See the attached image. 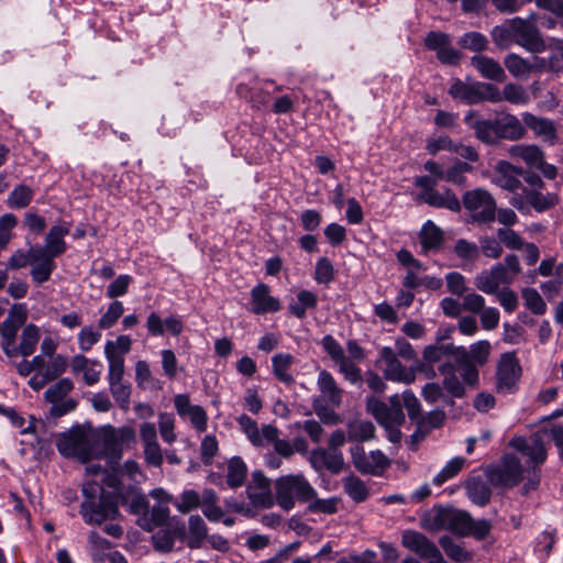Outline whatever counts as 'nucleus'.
Wrapping results in <instances>:
<instances>
[{
    "label": "nucleus",
    "instance_id": "c9c22d12",
    "mask_svg": "<svg viewBox=\"0 0 563 563\" xmlns=\"http://www.w3.org/2000/svg\"><path fill=\"white\" fill-rule=\"evenodd\" d=\"M208 538V528L199 515H192L188 519L187 544L190 549H199Z\"/></svg>",
    "mask_w": 563,
    "mask_h": 563
},
{
    "label": "nucleus",
    "instance_id": "49530a36",
    "mask_svg": "<svg viewBox=\"0 0 563 563\" xmlns=\"http://www.w3.org/2000/svg\"><path fill=\"white\" fill-rule=\"evenodd\" d=\"M218 495L213 489H203V503L201 506L202 512L209 521L218 522L222 519L224 512L218 506Z\"/></svg>",
    "mask_w": 563,
    "mask_h": 563
},
{
    "label": "nucleus",
    "instance_id": "774afa93",
    "mask_svg": "<svg viewBox=\"0 0 563 563\" xmlns=\"http://www.w3.org/2000/svg\"><path fill=\"white\" fill-rule=\"evenodd\" d=\"M547 49L551 52L550 56L547 58L549 62L554 63L555 73L563 69V40L551 38L549 43H547Z\"/></svg>",
    "mask_w": 563,
    "mask_h": 563
},
{
    "label": "nucleus",
    "instance_id": "c85d7f7f",
    "mask_svg": "<svg viewBox=\"0 0 563 563\" xmlns=\"http://www.w3.org/2000/svg\"><path fill=\"white\" fill-rule=\"evenodd\" d=\"M32 264L34 265L31 269V277L36 285H42L47 282L56 267L54 258L45 255L44 252H42V246H36L34 262H32Z\"/></svg>",
    "mask_w": 563,
    "mask_h": 563
},
{
    "label": "nucleus",
    "instance_id": "f8f14e48",
    "mask_svg": "<svg viewBox=\"0 0 563 563\" xmlns=\"http://www.w3.org/2000/svg\"><path fill=\"white\" fill-rule=\"evenodd\" d=\"M351 455L355 468L363 474L380 475L389 466V460L378 450L366 453L356 444L351 448Z\"/></svg>",
    "mask_w": 563,
    "mask_h": 563
},
{
    "label": "nucleus",
    "instance_id": "79ce46f5",
    "mask_svg": "<svg viewBox=\"0 0 563 563\" xmlns=\"http://www.w3.org/2000/svg\"><path fill=\"white\" fill-rule=\"evenodd\" d=\"M459 357L465 361H473L476 364L483 365L487 362L490 353V343L488 341H478L471 345L470 351L465 349H456Z\"/></svg>",
    "mask_w": 563,
    "mask_h": 563
},
{
    "label": "nucleus",
    "instance_id": "cd10ccee",
    "mask_svg": "<svg viewBox=\"0 0 563 563\" xmlns=\"http://www.w3.org/2000/svg\"><path fill=\"white\" fill-rule=\"evenodd\" d=\"M471 65L481 74L482 77L495 81H504L506 73L501 65L494 58L485 55H475L471 58Z\"/></svg>",
    "mask_w": 563,
    "mask_h": 563
},
{
    "label": "nucleus",
    "instance_id": "4c0bfd02",
    "mask_svg": "<svg viewBox=\"0 0 563 563\" xmlns=\"http://www.w3.org/2000/svg\"><path fill=\"white\" fill-rule=\"evenodd\" d=\"M439 372L443 376V386L453 397H463L465 393L464 385L455 373V366L445 362L439 366Z\"/></svg>",
    "mask_w": 563,
    "mask_h": 563
},
{
    "label": "nucleus",
    "instance_id": "7c9ffc66",
    "mask_svg": "<svg viewBox=\"0 0 563 563\" xmlns=\"http://www.w3.org/2000/svg\"><path fill=\"white\" fill-rule=\"evenodd\" d=\"M279 430L272 424H264L265 445L271 443L274 446L275 453L286 460H289L295 454V448L288 440L279 438Z\"/></svg>",
    "mask_w": 563,
    "mask_h": 563
},
{
    "label": "nucleus",
    "instance_id": "2eb2a0df",
    "mask_svg": "<svg viewBox=\"0 0 563 563\" xmlns=\"http://www.w3.org/2000/svg\"><path fill=\"white\" fill-rule=\"evenodd\" d=\"M401 542L405 548L428 560L429 563H440L444 560L437 545L422 533L407 530L402 533Z\"/></svg>",
    "mask_w": 563,
    "mask_h": 563
},
{
    "label": "nucleus",
    "instance_id": "4d7b16f0",
    "mask_svg": "<svg viewBox=\"0 0 563 563\" xmlns=\"http://www.w3.org/2000/svg\"><path fill=\"white\" fill-rule=\"evenodd\" d=\"M465 464V459L456 456L451 459L445 466L433 477V484L441 486L443 483L449 481L459 474Z\"/></svg>",
    "mask_w": 563,
    "mask_h": 563
},
{
    "label": "nucleus",
    "instance_id": "c03bdc74",
    "mask_svg": "<svg viewBox=\"0 0 563 563\" xmlns=\"http://www.w3.org/2000/svg\"><path fill=\"white\" fill-rule=\"evenodd\" d=\"M114 344L111 341L106 343V357L109 362V374L108 380H123L124 374V358L122 355L114 353L113 351Z\"/></svg>",
    "mask_w": 563,
    "mask_h": 563
},
{
    "label": "nucleus",
    "instance_id": "72a5a7b5",
    "mask_svg": "<svg viewBox=\"0 0 563 563\" xmlns=\"http://www.w3.org/2000/svg\"><path fill=\"white\" fill-rule=\"evenodd\" d=\"M525 124L544 141L553 143L555 139L554 123L545 118H538L531 113L522 115Z\"/></svg>",
    "mask_w": 563,
    "mask_h": 563
},
{
    "label": "nucleus",
    "instance_id": "8fccbe9b",
    "mask_svg": "<svg viewBox=\"0 0 563 563\" xmlns=\"http://www.w3.org/2000/svg\"><path fill=\"white\" fill-rule=\"evenodd\" d=\"M455 255L464 263V265L474 264L479 258L478 244L460 239L454 244Z\"/></svg>",
    "mask_w": 563,
    "mask_h": 563
},
{
    "label": "nucleus",
    "instance_id": "ddd939ff",
    "mask_svg": "<svg viewBox=\"0 0 563 563\" xmlns=\"http://www.w3.org/2000/svg\"><path fill=\"white\" fill-rule=\"evenodd\" d=\"M245 492L251 504L255 507L269 509L276 503L275 495L272 494L271 479L262 471L252 473L251 482L247 484Z\"/></svg>",
    "mask_w": 563,
    "mask_h": 563
},
{
    "label": "nucleus",
    "instance_id": "f704fd0d",
    "mask_svg": "<svg viewBox=\"0 0 563 563\" xmlns=\"http://www.w3.org/2000/svg\"><path fill=\"white\" fill-rule=\"evenodd\" d=\"M247 475V465L240 456H233L227 465V484L230 488H239L244 485Z\"/></svg>",
    "mask_w": 563,
    "mask_h": 563
},
{
    "label": "nucleus",
    "instance_id": "5701e85b",
    "mask_svg": "<svg viewBox=\"0 0 563 563\" xmlns=\"http://www.w3.org/2000/svg\"><path fill=\"white\" fill-rule=\"evenodd\" d=\"M523 196L516 195L511 199V205L522 211L527 206H531L536 211L543 212L558 203V197L554 194L543 195L536 189H522Z\"/></svg>",
    "mask_w": 563,
    "mask_h": 563
},
{
    "label": "nucleus",
    "instance_id": "13d9d810",
    "mask_svg": "<svg viewBox=\"0 0 563 563\" xmlns=\"http://www.w3.org/2000/svg\"><path fill=\"white\" fill-rule=\"evenodd\" d=\"M158 430L165 443L172 444L177 440V433L175 431V418L173 413L159 412Z\"/></svg>",
    "mask_w": 563,
    "mask_h": 563
},
{
    "label": "nucleus",
    "instance_id": "09e8293b",
    "mask_svg": "<svg viewBox=\"0 0 563 563\" xmlns=\"http://www.w3.org/2000/svg\"><path fill=\"white\" fill-rule=\"evenodd\" d=\"M504 64L511 76L515 78H527L531 74L529 59L521 57L518 54H508Z\"/></svg>",
    "mask_w": 563,
    "mask_h": 563
},
{
    "label": "nucleus",
    "instance_id": "4468645a",
    "mask_svg": "<svg viewBox=\"0 0 563 563\" xmlns=\"http://www.w3.org/2000/svg\"><path fill=\"white\" fill-rule=\"evenodd\" d=\"M73 388V382L69 378H63L45 391V399L52 404V415L59 417L76 408L77 402L71 398H66Z\"/></svg>",
    "mask_w": 563,
    "mask_h": 563
},
{
    "label": "nucleus",
    "instance_id": "f03ea898",
    "mask_svg": "<svg viewBox=\"0 0 563 563\" xmlns=\"http://www.w3.org/2000/svg\"><path fill=\"white\" fill-rule=\"evenodd\" d=\"M100 495L97 498V487L85 485L82 493L86 496L80 506V514L88 525H102L107 520H114L119 515V508L114 497L99 488Z\"/></svg>",
    "mask_w": 563,
    "mask_h": 563
},
{
    "label": "nucleus",
    "instance_id": "3c124183",
    "mask_svg": "<svg viewBox=\"0 0 563 563\" xmlns=\"http://www.w3.org/2000/svg\"><path fill=\"white\" fill-rule=\"evenodd\" d=\"M298 301L289 305L288 309L295 317L302 319L306 317L308 309H313L317 306V296L309 290H300L297 295Z\"/></svg>",
    "mask_w": 563,
    "mask_h": 563
},
{
    "label": "nucleus",
    "instance_id": "39448f33",
    "mask_svg": "<svg viewBox=\"0 0 563 563\" xmlns=\"http://www.w3.org/2000/svg\"><path fill=\"white\" fill-rule=\"evenodd\" d=\"M389 405L372 397L366 401L367 412L371 413L382 427L401 426L405 422L400 395L395 394L388 399Z\"/></svg>",
    "mask_w": 563,
    "mask_h": 563
},
{
    "label": "nucleus",
    "instance_id": "680f3d73",
    "mask_svg": "<svg viewBox=\"0 0 563 563\" xmlns=\"http://www.w3.org/2000/svg\"><path fill=\"white\" fill-rule=\"evenodd\" d=\"M479 254L482 253L485 257L492 260H498L504 252L501 242L499 239L493 236H482L478 240Z\"/></svg>",
    "mask_w": 563,
    "mask_h": 563
},
{
    "label": "nucleus",
    "instance_id": "5fc2aeb1",
    "mask_svg": "<svg viewBox=\"0 0 563 563\" xmlns=\"http://www.w3.org/2000/svg\"><path fill=\"white\" fill-rule=\"evenodd\" d=\"M466 490L468 498L479 506H484L490 500L492 493L489 487L479 479L470 482Z\"/></svg>",
    "mask_w": 563,
    "mask_h": 563
},
{
    "label": "nucleus",
    "instance_id": "c756f323",
    "mask_svg": "<svg viewBox=\"0 0 563 563\" xmlns=\"http://www.w3.org/2000/svg\"><path fill=\"white\" fill-rule=\"evenodd\" d=\"M496 129L499 139L518 140L523 136L525 128L519 119L512 114L496 118Z\"/></svg>",
    "mask_w": 563,
    "mask_h": 563
},
{
    "label": "nucleus",
    "instance_id": "aec40b11",
    "mask_svg": "<svg viewBox=\"0 0 563 563\" xmlns=\"http://www.w3.org/2000/svg\"><path fill=\"white\" fill-rule=\"evenodd\" d=\"M174 406L178 416L188 419L190 424L198 431L205 432L208 424V416L199 405H192L187 394H178L174 397Z\"/></svg>",
    "mask_w": 563,
    "mask_h": 563
},
{
    "label": "nucleus",
    "instance_id": "de8ad7c7",
    "mask_svg": "<svg viewBox=\"0 0 563 563\" xmlns=\"http://www.w3.org/2000/svg\"><path fill=\"white\" fill-rule=\"evenodd\" d=\"M238 423L254 446L265 445L264 426L260 430L256 421L246 415H241L238 418Z\"/></svg>",
    "mask_w": 563,
    "mask_h": 563
},
{
    "label": "nucleus",
    "instance_id": "58836bf2",
    "mask_svg": "<svg viewBox=\"0 0 563 563\" xmlns=\"http://www.w3.org/2000/svg\"><path fill=\"white\" fill-rule=\"evenodd\" d=\"M294 361V356L289 353H278L272 357L273 373L282 383L290 385L295 382L294 376L289 372Z\"/></svg>",
    "mask_w": 563,
    "mask_h": 563
},
{
    "label": "nucleus",
    "instance_id": "bb28decb",
    "mask_svg": "<svg viewBox=\"0 0 563 563\" xmlns=\"http://www.w3.org/2000/svg\"><path fill=\"white\" fill-rule=\"evenodd\" d=\"M465 122L475 131V135L479 141L490 144L498 140L496 119L478 120L475 112H470L465 117Z\"/></svg>",
    "mask_w": 563,
    "mask_h": 563
},
{
    "label": "nucleus",
    "instance_id": "6ab92c4d",
    "mask_svg": "<svg viewBox=\"0 0 563 563\" xmlns=\"http://www.w3.org/2000/svg\"><path fill=\"white\" fill-rule=\"evenodd\" d=\"M522 175V168L516 167L509 162L499 161L494 166L492 183L505 190L517 194L523 189L519 179Z\"/></svg>",
    "mask_w": 563,
    "mask_h": 563
},
{
    "label": "nucleus",
    "instance_id": "0eeeda50",
    "mask_svg": "<svg viewBox=\"0 0 563 563\" xmlns=\"http://www.w3.org/2000/svg\"><path fill=\"white\" fill-rule=\"evenodd\" d=\"M463 205L475 221L487 222L495 219L496 202L486 189L477 188L466 191L463 196Z\"/></svg>",
    "mask_w": 563,
    "mask_h": 563
},
{
    "label": "nucleus",
    "instance_id": "bf43d9fd",
    "mask_svg": "<svg viewBox=\"0 0 563 563\" xmlns=\"http://www.w3.org/2000/svg\"><path fill=\"white\" fill-rule=\"evenodd\" d=\"M492 38L496 46L499 48H508L514 41L512 33V20L508 21L506 24L497 25L492 30Z\"/></svg>",
    "mask_w": 563,
    "mask_h": 563
},
{
    "label": "nucleus",
    "instance_id": "338daca9",
    "mask_svg": "<svg viewBox=\"0 0 563 563\" xmlns=\"http://www.w3.org/2000/svg\"><path fill=\"white\" fill-rule=\"evenodd\" d=\"M472 170V166L465 162L456 161L450 168L445 170V180L454 185L462 186L465 184V174Z\"/></svg>",
    "mask_w": 563,
    "mask_h": 563
},
{
    "label": "nucleus",
    "instance_id": "37998d69",
    "mask_svg": "<svg viewBox=\"0 0 563 563\" xmlns=\"http://www.w3.org/2000/svg\"><path fill=\"white\" fill-rule=\"evenodd\" d=\"M173 503L180 514H189L197 508H201L203 503V490L198 493L195 489H185Z\"/></svg>",
    "mask_w": 563,
    "mask_h": 563
},
{
    "label": "nucleus",
    "instance_id": "69168bd1",
    "mask_svg": "<svg viewBox=\"0 0 563 563\" xmlns=\"http://www.w3.org/2000/svg\"><path fill=\"white\" fill-rule=\"evenodd\" d=\"M123 311L124 308L121 301H112L108 307V310L100 317L98 327L103 330L111 328L123 314Z\"/></svg>",
    "mask_w": 563,
    "mask_h": 563
},
{
    "label": "nucleus",
    "instance_id": "423d86ee",
    "mask_svg": "<svg viewBox=\"0 0 563 563\" xmlns=\"http://www.w3.org/2000/svg\"><path fill=\"white\" fill-rule=\"evenodd\" d=\"M433 522L426 526L431 530L448 529L459 536H470L471 516L452 508H439L432 514Z\"/></svg>",
    "mask_w": 563,
    "mask_h": 563
},
{
    "label": "nucleus",
    "instance_id": "9b49d317",
    "mask_svg": "<svg viewBox=\"0 0 563 563\" xmlns=\"http://www.w3.org/2000/svg\"><path fill=\"white\" fill-rule=\"evenodd\" d=\"M431 184L428 178H416L415 185L422 189L419 195L421 201L435 208H445L451 211L461 210V202L451 190L439 192Z\"/></svg>",
    "mask_w": 563,
    "mask_h": 563
},
{
    "label": "nucleus",
    "instance_id": "6e6d98bb",
    "mask_svg": "<svg viewBox=\"0 0 563 563\" xmlns=\"http://www.w3.org/2000/svg\"><path fill=\"white\" fill-rule=\"evenodd\" d=\"M109 388L119 407L128 411L130 407L131 386L124 383V380H112L109 382Z\"/></svg>",
    "mask_w": 563,
    "mask_h": 563
},
{
    "label": "nucleus",
    "instance_id": "393cba45",
    "mask_svg": "<svg viewBox=\"0 0 563 563\" xmlns=\"http://www.w3.org/2000/svg\"><path fill=\"white\" fill-rule=\"evenodd\" d=\"M269 292V287L265 284H258L251 290V311L253 313L264 314L280 309L279 300L271 296Z\"/></svg>",
    "mask_w": 563,
    "mask_h": 563
},
{
    "label": "nucleus",
    "instance_id": "e2e57ef3",
    "mask_svg": "<svg viewBox=\"0 0 563 563\" xmlns=\"http://www.w3.org/2000/svg\"><path fill=\"white\" fill-rule=\"evenodd\" d=\"M0 415L7 417L11 421L13 427L21 429V432L23 434L35 432V423L37 421L34 418H32L27 426H25V419L15 409L10 407H3Z\"/></svg>",
    "mask_w": 563,
    "mask_h": 563
},
{
    "label": "nucleus",
    "instance_id": "473e14b6",
    "mask_svg": "<svg viewBox=\"0 0 563 563\" xmlns=\"http://www.w3.org/2000/svg\"><path fill=\"white\" fill-rule=\"evenodd\" d=\"M318 387L324 399L332 406L339 407L342 402V389L338 387L333 376L327 372L321 371L318 376Z\"/></svg>",
    "mask_w": 563,
    "mask_h": 563
},
{
    "label": "nucleus",
    "instance_id": "f257e3e1",
    "mask_svg": "<svg viewBox=\"0 0 563 563\" xmlns=\"http://www.w3.org/2000/svg\"><path fill=\"white\" fill-rule=\"evenodd\" d=\"M274 488L276 504L286 511L291 510L296 501L307 503L317 496L302 474L283 475L276 478Z\"/></svg>",
    "mask_w": 563,
    "mask_h": 563
},
{
    "label": "nucleus",
    "instance_id": "603ef678",
    "mask_svg": "<svg viewBox=\"0 0 563 563\" xmlns=\"http://www.w3.org/2000/svg\"><path fill=\"white\" fill-rule=\"evenodd\" d=\"M34 196L33 190L26 185H18L10 192L7 206L11 209H22L30 205Z\"/></svg>",
    "mask_w": 563,
    "mask_h": 563
},
{
    "label": "nucleus",
    "instance_id": "ea45409f",
    "mask_svg": "<svg viewBox=\"0 0 563 563\" xmlns=\"http://www.w3.org/2000/svg\"><path fill=\"white\" fill-rule=\"evenodd\" d=\"M344 493L355 503H363L369 495L366 484L355 475H349L342 478Z\"/></svg>",
    "mask_w": 563,
    "mask_h": 563
},
{
    "label": "nucleus",
    "instance_id": "20e7f679",
    "mask_svg": "<svg viewBox=\"0 0 563 563\" xmlns=\"http://www.w3.org/2000/svg\"><path fill=\"white\" fill-rule=\"evenodd\" d=\"M96 438L99 457L104 456L110 460H118L123 452V443L134 441L135 432L130 427L114 428L107 426L99 432H96Z\"/></svg>",
    "mask_w": 563,
    "mask_h": 563
},
{
    "label": "nucleus",
    "instance_id": "2f4dec72",
    "mask_svg": "<svg viewBox=\"0 0 563 563\" xmlns=\"http://www.w3.org/2000/svg\"><path fill=\"white\" fill-rule=\"evenodd\" d=\"M419 239L423 253L437 251L443 242V232L431 220H428L421 228Z\"/></svg>",
    "mask_w": 563,
    "mask_h": 563
},
{
    "label": "nucleus",
    "instance_id": "412c9836",
    "mask_svg": "<svg viewBox=\"0 0 563 563\" xmlns=\"http://www.w3.org/2000/svg\"><path fill=\"white\" fill-rule=\"evenodd\" d=\"M549 435L543 433H534L529 438H516L511 441V445L530 459V462L539 465L547 459L545 440Z\"/></svg>",
    "mask_w": 563,
    "mask_h": 563
},
{
    "label": "nucleus",
    "instance_id": "052dcab7",
    "mask_svg": "<svg viewBox=\"0 0 563 563\" xmlns=\"http://www.w3.org/2000/svg\"><path fill=\"white\" fill-rule=\"evenodd\" d=\"M504 100L519 106H525L530 101L529 93L527 90L518 85L509 82L503 88Z\"/></svg>",
    "mask_w": 563,
    "mask_h": 563
},
{
    "label": "nucleus",
    "instance_id": "e433bc0d",
    "mask_svg": "<svg viewBox=\"0 0 563 563\" xmlns=\"http://www.w3.org/2000/svg\"><path fill=\"white\" fill-rule=\"evenodd\" d=\"M40 341V329L37 325L30 323L23 328L20 343L15 345V357L22 355L27 357L35 351Z\"/></svg>",
    "mask_w": 563,
    "mask_h": 563
},
{
    "label": "nucleus",
    "instance_id": "0e129e2a",
    "mask_svg": "<svg viewBox=\"0 0 563 563\" xmlns=\"http://www.w3.org/2000/svg\"><path fill=\"white\" fill-rule=\"evenodd\" d=\"M459 44L473 52L485 51L488 46V40L485 35L478 32H470L464 34L460 40Z\"/></svg>",
    "mask_w": 563,
    "mask_h": 563
},
{
    "label": "nucleus",
    "instance_id": "a18cd8bd",
    "mask_svg": "<svg viewBox=\"0 0 563 563\" xmlns=\"http://www.w3.org/2000/svg\"><path fill=\"white\" fill-rule=\"evenodd\" d=\"M511 157L521 158L528 165L537 167L542 163L543 153L536 145H515L509 150Z\"/></svg>",
    "mask_w": 563,
    "mask_h": 563
},
{
    "label": "nucleus",
    "instance_id": "f3484780",
    "mask_svg": "<svg viewBox=\"0 0 563 563\" xmlns=\"http://www.w3.org/2000/svg\"><path fill=\"white\" fill-rule=\"evenodd\" d=\"M140 439L143 445L144 461L154 467H161L164 462L162 448L157 439V430L153 422L140 424Z\"/></svg>",
    "mask_w": 563,
    "mask_h": 563
},
{
    "label": "nucleus",
    "instance_id": "a211bd4d",
    "mask_svg": "<svg viewBox=\"0 0 563 563\" xmlns=\"http://www.w3.org/2000/svg\"><path fill=\"white\" fill-rule=\"evenodd\" d=\"M512 283V276H508L501 263L484 269L474 277V286L482 292L495 295L499 291L500 285Z\"/></svg>",
    "mask_w": 563,
    "mask_h": 563
},
{
    "label": "nucleus",
    "instance_id": "a19ab883",
    "mask_svg": "<svg viewBox=\"0 0 563 563\" xmlns=\"http://www.w3.org/2000/svg\"><path fill=\"white\" fill-rule=\"evenodd\" d=\"M439 544L452 561L456 563H467L472 561V553L461 543H456L451 537L444 536L439 540Z\"/></svg>",
    "mask_w": 563,
    "mask_h": 563
},
{
    "label": "nucleus",
    "instance_id": "6e6552de",
    "mask_svg": "<svg viewBox=\"0 0 563 563\" xmlns=\"http://www.w3.org/2000/svg\"><path fill=\"white\" fill-rule=\"evenodd\" d=\"M486 475L494 486L512 487L521 481L522 467L518 459L507 455L498 466L487 468Z\"/></svg>",
    "mask_w": 563,
    "mask_h": 563
},
{
    "label": "nucleus",
    "instance_id": "a878e982",
    "mask_svg": "<svg viewBox=\"0 0 563 563\" xmlns=\"http://www.w3.org/2000/svg\"><path fill=\"white\" fill-rule=\"evenodd\" d=\"M70 225L67 223L53 225L45 238V246L42 252L45 255L55 258L66 251V242L64 238L69 233Z\"/></svg>",
    "mask_w": 563,
    "mask_h": 563
},
{
    "label": "nucleus",
    "instance_id": "4be33fe9",
    "mask_svg": "<svg viewBox=\"0 0 563 563\" xmlns=\"http://www.w3.org/2000/svg\"><path fill=\"white\" fill-rule=\"evenodd\" d=\"M185 538V525L180 521L172 520L152 536V542L156 551L167 553L174 550L176 540L183 541Z\"/></svg>",
    "mask_w": 563,
    "mask_h": 563
},
{
    "label": "nucleus",
    "instance_id": "9d476101",
    "mask_svg": "<svg viewBox=\"0 0 563 563\" xmlns=\"http://www.w3.org/2000/svg\"><path fill=\"white\" fill-rule=\"evenodd\" d=\"M512 20V33L516 44L526 51L537 54L547 49V42L542 38L539 30L531 23L515 18Z\"/></svg>",
    "mask_w": 563,
    "mask_h": 563
},
{
    "label": "nucleus",
    "instance_id": "b1692460",
    "mask_svg": "<svg viewBox=\"0 0 563 563\" xmlns=\"http://www.w3.org/2000/svg\"><path fill=\"white\" fill-rule=\"evenodd\" d=\"M309 462L316 471L323 468L338 474L342 471L344 461L342 453L338 450L314 449L309 454Z\"/></svg>",
    "mask_w": 563,
    "mask_h": 563
},
{
    "label": "nucleus",
    "instance_id": "864d4df0",
    "mask_svg": "<svg viewBox=\"0 0 563 563\" xmlns=\"http://www.w3.org/2000/svg\"><path fill=\"white\" fill-rule=\"evenodd\" d=\"M349 438L358 441H368L375 435V428L371 421L355 420L347 424Z\"/></svg>",
    "mask_w": 563,
    "mask_h": 563
},
{
    "label": "nucleus",
    "instance_id": "7ed1b4c3",
    "mask_svg": "<svg viewBox=\"0 0 563 563\" xmlns=\"http://www.w3.org/2000/svg\"><path fill=\"white\" fill-rule=\"evenodd\" d=\"M96 431L74 428L62 434L57 441L59 453L67 457H77L82 462L99 457L96 448Z\"/></svg>",
    "mask_w": 563,
    "mask_h": 563
},
{
    "label": "nucleus",
    "instance_id": "1a4fd4ad",
    "mask_svg": "<svg viewBox=\"0 0 563 563\" xmlns=\"http://www.w3.org/2000/svg\"><path fill=\"white\" fill-rule=\"evenodd\" d=\"M496 389L500 394H511L516 390L521 376L519 360L512 353L501 355L497 366Z\"/></svg>",
    "mask_w": 563,
    "mask_h": 563
},
{
    "label": "nucleus",
    "instance_id": "dca6fc26",
    "mask_svg": "<svg viewBox=\"0 0 563 563\" xmlns=\"http://www.w3.org/2000/svg\"><path fill=\"white\" fill-rule=\"evenodd\" d=\"M379 357L384 363L383 372L387 379L402 384H411L416 380L415 368L404 366L391 347H383Z\"/></svg>",
    "mask_w": 563,
    "mask_h": 563
}]
</instances>
